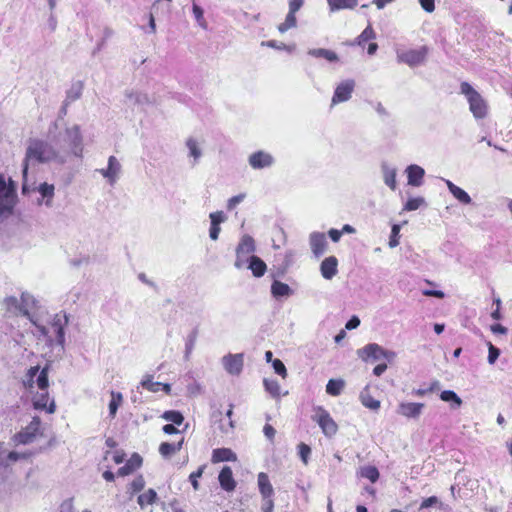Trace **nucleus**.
<instances>
[{
    "label": "nucleus",
    "instance_id": "f257e3e1",
    "mask_svg": "<svg viewBox=\"0 0 512 512\" xmlns=\"http://www.w3.org/2000/svg\"><path fill=\"white\" fill-rule=\"evenodd\" d=\"M55 162L58 164L66 163V152L58 151L55 144L48 143L40 139H31L28 142L25 158L23 161V184L22 192L24 194L29 192L27 184L28 169L30 166L38 163Z\"/></svg>",
    "mask_w": 512,
    "mask_h": 512
},
{
    "label": "nucleus",
    "instance_id": "f03ea898",
    "mask_svg": "<svg viewBox=\"0 0 512 512\" xmlns=\"http://www.w3.org/2000/svg\"><path fill=\"white\" fill-rule=\"evenodd\" d=\"M51 141L55 144L58 151L66 152V162L70 156L81 158L83 155V136L80 126L77 124L66 127L64 132L53 136Z\"/></svg>",
    "mask_w": 512,
    "mask_h": 512
},
{
    "label": "nucleus",
    "instance_id": "7ed1b4c3",
    "mask_svg": "<svg viewBox=\"0 0 512 512\" xmlns=\"http://www.w3.org/2000/svg\"><path fill=\"white\" fill-rule=\"evenodd\" d=\"M68 323V318L66 315H55L50 326H44L39 324L36 320L33 321V325L36 328V334L45 338V340L49 343L56 341L60 346H64L65 343V333L64 326Z\"/></svg>",
    "mask_w": 512,
    "mask_h": 512
},
{
    "label": "nucleus",
    "instance_id": "20e7f679",
    "mask_svg": "<svg viewBox=\"0 0 512 512\" xmlns=\"http://www.w3.org/2000/svg\"><path fill=\"white\" fill-rule=\"evenodd\" d=\"M460 93L463 94L469 104V110L477 120L484 119L488 115L487 101L468 82L460 84Z\"/></svg>",
    "mask_w": 512,
    "mask_h": 512
},
{
    "label": "nucleus",
    "instance_id": "39448f33",
    "mask_svg": "<svg viewBox=\"0 0 512 512\" xmlns=\"http://www.w3.org/2000/svg\"><path fill=\"white\" fill-rule=\"evenodd\" d=\"M16 198V184L11 179L6 183L4 176L0 175V217L12 213Z\"/></svg>",
    "mask_w": 512,
    "mask_h": 512
},
{
    "label": "nucleus",
    "instance_id": "423d86ee",
    "mask_svg": "<svg viewBox=\"0 0 512 512\" xmlns=\"http://www.w3.org/2000/svg\"><path fill=\"white\" fill-rule=\"evenodd\" d=\"M40 435H42L41 420L35 416L26 427L13 436V441L16 444L27 445L34 442Z\"/></svg>",
    "mask_w": 512,
    "mask_h": 512
},
{
    "label": "nucleus",
    "instance_id": "0eeeda50",
    "mask_svg": "<svg viewBox=\"0 0 512 512\" xmlns=\"http://www.w3.org/2000/svg\"><path fill=\"white\" fill-rule=\"evenodd\" d=\"M428 51L426 46H422L419 49L397 51V61L414 67L425 62Z\"/></svg>",
    "mask_w": 512,
    "mask_h": 512
},
{
    "label": "nucleus",
    "instance_id": "6e6552de",
    "mask_svg": "<svg viewBox=\"0 0 512 512\" xmlns=\"http://www.w3.org/2000/svg\"><path fill=\"white\" fill-rule=\"evenodd\" d=\"M255 251L254 239L249 235H244L236 248L235 267L241 269L248 262L251 254Z\"/></svg>",
    "mask_w": 512,
    "mask_h": 512
},
{
    "label": "nucleus",
    "instance_id": "1a4fd4ad",
    "mask_svg": "<svg viewBox=\"0 0 512 512\" xmlns=\"http://www.w3.org/2000/svg\"><path fill=\"white\" fill-rule=\"evenodd\" d=\"M314 410L315 414L312 418L321 427L322 432L327 437L334 436L338 430V426L336 422L331 418L330 414L320 406L316 407Z\"/></svg>",
    "mask_w": 512,
    "mask_h": 512
},
{
    "label": "nucleus",
    "instance_id": "9d476101",
    "mask_svg": "<svg viewBox=\"0 0 512 512\" xmlns=\"http://www.w3.org/2000/svg\"><path fill=\"white\" fill-rule=\"evenodd\" d=\"M354 88L355 81L352 79L345 80L338 84L332 97V105L348 101L351 98Z\"/></svg>",
    "mask_w": 512,
    "mask_h": 512
},
{
    "label": "nucleus",
    "instance_id": "9b49d317",
    "mask_svg": "<svg viewBox=\"0 0 512 512\" xmlns=\"http://www.w3.org/2000/svg\"><path fill=\"white\" fill-rule=\"evenodd\" d=\"M222 365L230 375H239L242 372L244 356L242 353L227 354L222 358Z\"/></svg>",
    "mask_w": 512,
    "mask_h": 512
},
{
    "label": "nucleus",
    "instance_id": "f8f14e48",
    "mask_svg": "<svg viewBox=\"0 0 512 512\" xmlns=\"http://www.w3.org/2000/svg\"><path fill=\"white\" fill-rule=\"evenodd\" d=\"M274 162V157L262 150L252 153L248 158L249 165L256 170L269 168Z\"/></svg>",
    "mask_w": 512,
    "mask_h": 512
},
{
    "label": "nucleus",
    "instance_id": "ddd939ff",
    "mask_svg": "<svg viewBox=\"0 0 512 512\" xmlns=\"http://www.w3.org/2000/svg\"><path fill=\"white\" fill-rule=\"evenodd\" d=\"M121 164L115 156L108 158L107 168L97 170L111 185H114L119 179L121 173Z\"/></svg>",
    "mask_w": 512,
    "mask_h": 512
},
{
    "label": "nucleus",
    "instance_id": "4468645a",
    "mask_svg": "<svg viewBox=\"0 0 512 512\" xmlns=\"http://www.w3.org/2000/svg\"><path fill=\"white\" fill-rule=\"evenodd\" d=\"M126 104L132 107H139L140 109H144L146 106L152 104L151 99L146 93H142L139 91L129 90L125 93Z\"/></svg>",
    "mask_w": 512,
    "mask_h": 512
},
{
    "label": "nucleus",
    "instance_id": "2eb2a0df",
    "mask_svg": "<svg viewBox=\"0 0 512 512\" xmlns=\"http://www.w3.org/2000/svg\"><path fill=\"white\" fill-rule=\"evenodd\" d=\"M33 406L37 410H46L48 413L55 412V402L54 400L50 401L49 393L47 390L37 392L33 396Z\"/></svg>",
    "mask_w": 512,
    "mask_h": 512
},
{
    "label": "nucleus",
    "instance_id": "dca6fc26",
    "mask_svg": "<svg viewBox=\"0 0 512 512\" xmlns=\"http://www.w3.org/2000/svg\"><path fill=\"white\" fill-rule=\"evenodd\" d=\"M309 243L314 256L317 258L324 254L328 245L324 233L320 232L311 233Z\"/></svg>",
    "mask_w": 512,
    "mask_h": 512
},
{
    "label": "nucleus",
    "instance_id": "f3484780",
    "mask_svg": "<svg viewBox=\"0 0 512 512\" xmlns=\"http://www.w3.org/2000/svg\"><path fill=\"white\" fill-rule=\"evenodd\" d=\"M258 487L262 497L267 500L269 505V509L271 510L273 507V501L271 497L273 496V487L270 483L269 477L266 473L260 472L258 474Z\"/></svg>",
    "mask_w": 512,
    "mask_h": 512
},
{
    "label": "nucleus",
    "instance_id": "a211bd4d",
    "mask_svg": "<svg viewBox=\"0 0 512 512\" xmlns=\"http://www.w3.org/2000/svg\"><path fill=\"white\" fill-rule=\"evenodd\" d=\"M424 408L423 403L402 402L397 408V413L406 418H418Z\"/></svg>",
    "mask_w": 512,
    "mask_h": 512
},
{
    "label": "nucleus",
    "instance_id": "6ab92c4d",
    "mask_svg": "<svg viewBox=\"0 0 512 512\" xmlns=\"http://www.w3.org/2000/svg\"><path fill=\"white\" fill-rule=\"evenodd\" d=\"M384 348L377 343H370L357 351V355L363 361H367L369 358L373 360L382 359Z\"/></svg>",
    "mask_w": 512,
    "mask_h": 512
},
{
    "label": "nucleus",
    "instance_id": "aec40b11",
    "mask_svg": "<svg viewBox=\"0 0 512 512\" xmlns=\"http://www.w3.org/2000/svg\"><path fill=\"white\" fill-rule=\"evenodd\" d=\"M337 267V258L335 256H329L325 258L320 265L321 275L323 276V278L330 280L337 274Z\"/></svg>",
    "mask_w": 512,
    "mask_h": 512
},
{
    "label": "nucleus",
    "instance_id": "412c9836",
    "mask_svg": "<svg viewBox=\"0 0 512 512\" xmlns=\"http://www.w3.org/2000/svg\"><path fill=\"white\" fill-rule=\"evenodd\" d=\"M408 176V184L414 187H419L423 183L425 171L422 167L412 164L406 168Z\"/></svg>",
    "mask_w": 512,
    "mask_h": 512
},
{
    "label": "nucleus",
    "instance_id": "4be33fe9",
    "mask_svg": "<svg viewBox=\"0 0 512 512\" xmlns=\"http://www.w3.org/2000/svg\"><path fill=\"white\" fill-rule=\"evenodd\" d=\"M219 482L221 487L226 491H233L236 487V482L233 478V473L230 467L225 466L219 473Z\"/></svg>",
    "mask_w": 512,
    "mask_h": 512
},
{
    "label": "nucleus",
    "instance_id": "5701e85b",
    "mask_svg": "<svg viewBox=\"0 0 512 512\" xmlns=\"http://www.w3.org/2000/svg\"><path fill=\"white\" fill-rule=\"evenodd\" d=\"M142 464V458L139 454L135 453L131 456V458L127 461V463L120 467L117 471L119 476H127L131 474L133 471L138 469Z\"/></svg>",
    "mask_w": 512,
    "mask_h": 512
},
{
    "label": "nucleus",
    "instance_id": "b1692460",
    "mask_svg": "<svg viewBox=\"0 0 512 512\" xmlns=\"http://www.w3.org/2000/svg\"><path fill=\"white\" fill-rule=\"evenodd\" d=\"M445 183H446V186L449 190V192L462 204H471L472 203V199L471 197L468 195L467 192H465L462 188L458 187L457 185H455L453 182H451L450 180H445Z\"/></svg>",
    "mask_w": 512,
    "mask_h": 512
},
{
    "label": "nucleus",
    "instance_id": "393cba45",
    "mask_svg": "<svg viewBox=\"0 0 512 512\" xmlns=\"http://www.w3.org/2000/svg\"><path fill=\"white\" fill-rule=\"evenodd\" d=\"M22 315L27 317L32 323L35 321L30 314V309L35 307L36 299L29 293L23 292L20 298Z\"/></svg>",
    "mask_w": 512,
    "mask_h": 512
},
{
    "label": "nucleus",
    "instance_id": "a878e982",
    "mask_svg": "<svg viewBox=\"0 0 512 512\" xmlns=\"http://www.w3.org/2000/svg\"><path fill=\"white\" fill-rule=\"evenodd\" d=\"M236 454L229 448H218L213 450L212 462L236 461Z\"/></svg>",
    "mask_w": 512,
    "mask_h": 512
},
{
    "label": "nucleus",
    "instance_id": "bb28decb",
    "mask_svg": "<svg viewBox=\"0 0 512 512\" xmlns=\"http://www.w3.org/2000/svg\"><path fill=\"white\" fill-rule=\"evenodd\" d=\"M384 183L392 190L396 189V173L397 170L387 163L381 165Z\"/></svg>",
    "mask_w": 512,
    "mask_h": 512
},
{
    "label": "nucleus",
    "instance_id": "cd10ccee",
    "mask_svg": "<svg viewBox=\"0 0 512 512\" xmlns=\"http://www.w3.org/2000/svg\"><path fill=\"white\" fill-rule=\"evenodd\" d=\"M248 262H249L248 268L252 271V273L255 277H261L264 275L267 267H266L265 262L262 259H260L257 256L252 255L248 259Z\"/></svg>",
    "mask_w": 512,
    "mask_h": 512
},
{
    "label": "nucleus",
    "instance_id": "c85d7f7f",
    "mask_svg": "<svg viewBox=\"0 0 512 512\" xmlns=\"http://www.w3.org/2000/svg\"><path fill=\"white\" fill-rule=\"evenodd\" d=\"M328 7L331 12L354 9L358 5V0H327Z\"/></svg>",
    "mask_w": 512,
    "mask_h": 512
},
{
    "label": "nucleus",
    "instance_id": "c756f323",
    "mask_svg": "<svg viewBox=\"0 0 512 512\" xmlns=\"http://www.w3.org/2000/svg\"><path fill=\"white\" fill-rule=\"evenodd\" d=\"M308 54L316 58H324L329 62H336L339 60L338 55L334 51L324 48L310 49Z\"/></svg>",
    "mask_w": 512,
    "mask_h": 512
},
{
    "label": "nucleus",
    "instance_id": "7c9ffc66",
    "mask_svg": "<svg viewBox=\"0 0 512 512\" xmlns=\"http://www.w3.org/2000/svg\"><path fill=\"white\" fill-rule=\"evenodd\" d=\"M271 293L274 297H288L292 294V289L289 285L275 280L271 285Z\"/></svg>",
    "mask_w": 512,
    "mask_h": 512
},
{
    "label": "nucleus",
    "instance_id": "2f4dec72",
    "mask_svg": "<svg viewBox=\"0 0 512 512\" xmlns=\"http://www.w3.org/2000/svg\"><path fill=\"white\" fill-rule=\"evenodd\" d=\"M361 403L371 410H378L380 408V401L374 399L369 391L368 387H365L360 393Z\"/></svg>",
    "mask_w": 512,
    "mask_h": 512
},
{
    "label": "nucleus",
    "instance_id": "473e14b6",
    "mask_svg": "<svg viewBox=\"0 0 512 512\" xmlns=\"http://www.w3.org/2000/svg\"><path fill=\"white\" fill-rule=\"evenodd\" d=\"M183 441L184 440L181 439L178 443H168V442L161 443V445L159 447L160 454L165 458L170 457L172 454L176 453L177 451H179L182 448Z\"/></svg>",
    "mask_w": 512,
    "mask_h": 512
},
{
    "label": "nucleus",
    "instance_id": "72a5a7b5",
    "mask_svg": "<svg viewBox=\"0 0 512 512\" xmlns=\"http://www.w3.org/2000/svg\"><path fill=\"white\" fill-rule=\"evenodd\" d=\"M54 185L48 183H42L38 187V191L41 194L42 198L45 199V205L47 207L52 206V200L54 197Z\"/></svg>",
    "mask_w": 512,
    "mask_h": 512
},
{
    "label": "nucleus",
    "instance_id": "f704fd0d",
    "mask_svg": "<svg viewBox=\"0 0 512 512\" xmlns=\"http://www.w3.org/2000/svg\"><path fill=\"white\" fill-rule=\"evenodd\" d=\"M440 399L444 402L451 403V408L457 409L462 405L461 398L452 390L442 391L440 394Z\"/></svg>",
    "mask_w": 512,
    "mask_h": 512
},
{
    "label": "nucleus",
    "instance_id": "c9c22d12",
    "mask_svg": "<svg viewBox=\"0 0 512 512\" xmlns=\"http://www.w3.org/2000/svg\"><path fill=\"white\" fill-rule=\"evenodd\" d=\"M39 369L40 367L37 365V366H32L30 367L26 374L24 375L23 377V380H22V383H23V386L28 389V390H32L34 388V385H35V377L37 376V374L39 373Z\"/></svg>",
    "mask_w": 512,
    "mask_h": 512
},
{
    "label": "nucleus",
    "instance_id": "e433bc0d",
    "mask_svg": "<svg viewBox=\"0 0 512 512\" xmlns=\"http://www.w3.org/2000/svg\"><path fill=\"white\" fill-rule=\"evenodd\" d=\"M6 310L15 315H22L20 299L15 296H8L3 301Z\"/></svg>",
    "mask_w": 512,
    "mask_h": 512
},
{
    "label": "nucleus",
    "instance_id": "4c0bfd02",
    "mask_svg": "<svg viewBox=\"0 0 512 512\" xmlns=\"http://www.w3.org/2000/svg\"><path fill=\"white\" fill-rule=\"evenodd\" d=\"M345 387L342 379H330L326 385V392L331 396H338Z\"/></svg>",
    "mask_w": 512,
    "mask_h": 512
},
{
    "label": "nucleus",
    "instance_id": "58836bf2",
    "mask_svg": "<svg viewBox=\"0 0 512 512\" xmlns=\"http://www.w3.org/2000/svg\"><path fill=\"white\" fill-rule=\"evenodd\" d=\"M186 147L189 150V156L193 157V165H195L202 156L198 142L194 138H188L186 140Z\"/></svg>",
    "mask_w": 512,
    "mask_h": 512
},
{
    "label": "nucleus",
    "instance_id": "ea45409f",
    "mask_svg": "<svg viewBox=\"0 0 512 512\" xmlns=\"http://www.w3.org/2000/svg\"><path fill=\"white\" fill-rule=\"evenodd\" d=\"M157 499V493L154 489H148L146 492L138 496V504L141 508H144L146 505L153 504Z\"/></svg>",
    "mask_w": 512,
    "mask_h": 512
},
{
    "label": "nucleus",
    "instance_id": "a19ab883",
    "mask_svg": "<svg viewBox=\"0 0 512 512\" xmlns=\"http://www.w3.org/2000/svg\"><path fill=\"white\" fill-rule=\"evenodd\" d=\"M83 86L81 83H76L72 85V87L67 91L65 105H69L70 103L79 99L82 95Z\"/></svg>",
    "mask_w": 512,
    "mask_h": 512
},
{
    "label": "nucleus",
    "instance_id": "79ce46f5",
    "mask_svg": "<svg viewBox=\"0 0 512 512\" xmlns=\"http://www.w3.org/2000/svg\"><path fill=\"white\" fill-rule=\"evenodd\" d=\"M264 387L266 391L274 398H279L281 395V387L275 379H264Z\"/></svg>",
    "mask_w": 512,
    "mask_h": 512
},
{
    "label": "nucleus",
    "instance_id": "37998d69",
    "mask_svg": "<svg viewBox=\"0 0 512 512\" xmlns=\"http://www.w3.org/2000/svg\"><path fill=\"white\" fill-rule=\"evenodd\" d=\"M48 371L49 367L45 366L39 373L37 374V378L35 380V384L39 388L40 391H45L48 389L49 380H48Z\"/></svg>",
    "mask_w": 512,
    "mask_h": 512
},
{
    "label": "nucleus",
    "instance_id": "c03bdc74",
    "mask_svg": "<svg viewBox=\"0 0 512 512\" xmlns=\"http://www.w3.org/2000/svg\"><path fill=\"white\" fill-rule=\"evenodd\" d=\"M360 475L375 483L379 478V471L375 466L368 465L361 468Z\"/></svg>",
    "mask_w": 512,
    "mask_h": 512
},
{
    "label": "nucleus",
    "instance_id": "a18cd8bd",
    "mask_svg": "<svg viewBox=\"0 0 512 512\" xmlns=\"http://www.w3.org/2000/svg\"><path fill=\"white\" fill-rule=\"evenodd\" d=\"M164 420L172 422V424L181 425L184 421L183 415L179 411L169 410L165 411L162 416Z\"/></svg>",
    "mask_w": 512,
    "mask_h": 512
},
{
    "label": "nucleus",
    "instance_id": "49530a36",
    "mask_svg": "<svg viewBox=\"0 0 512 512\" xmlns=\"http://www.w3.org/2000/svg\"><path fill=\"white\" fill-rule=\"evenodd\" d=\"M111 401L109 403V414L112 418L115 417L117 409L122 402V394L119 392H111Z\"/></svg>",
    "mask_w": 512,
    "mask_h": 512
},
{
    "label": "nucleus",
    "instance_id": "de8ad7c7",
    "mask_svg": "<svg viewBox=\"0 0 512 512\" xmlns=\"http://www.w3.org/2000/svg\"><path fill=\"white\" fill-rule=\"evenodd\" d=\"M376 34L371 26V24H368V26L363 30V32L357 37L356 43L361 46L365 42L375 39Z\"/></svg>",
    "mask_w": 512,
    "mask_h": 512
},
{
    "label": "nucleus",
    "instance_id": "09e8293b",
    "mask_svg": "<svg viewBox=\"0 0 512 512\" xmlns=\"http://www.w3.org/2000/svg\"><path fill=\"white\" fill-rule=\"evenodd\" d=\"M34 454H35V452H31V451L23 452V453H19V452H15V451L8 452V454L6 456L7 465L9 464V462H16L18 460L29 459Z\"/></svg>",
    "mask_w": 512,
    "mask_h": 512
},
{
    "label": "nucleus",
    "instance_id": "8fccbe9b",
    "mask_svg": "<svg viewBox=\"0 0 512 512\" xmlns=\"http://www.w3.org/2000/svg\"><path fill=\"white\" fill-rule=\"evenodd\" d=\"M162 383L154 382L151 375H146L141 381V386L151 392H158Z\"/></svg>",
    "mask_w": 512,
    "mask_h": 512
},
{
    "label": "nucleus",
    "instance_id": "3c124183",
    "mask_svg": "<svg viewBox=\"0 0 512 512\" xmlns=\"http://www.w3.org/2000/svg\"><path fill=\"white\" fill-rule=\"evenodd\" d=\"M296 23H297V20H296L295 14L288 12L285 21L278 26V30L281 33H284L287 30H289L290 28L295 27Z\"/></svg>",
    "mask_w": 512,
    "mask_h": 512
},
{
    "label": "nucleus",
    "instance_id": "603ef678",
    "mask_svg": "<svg viewBox=\"0 0 512 512\" xmlns=\"http://www.w3.org/2000/svg\"><path fill=\"white\" fill-rule=\"evenodd\" d=\"M425 204V199L423 197H416L409 199L404 205L403 210L405 211H414L420 208Z\"/></svg>",
    "mask_w": 512,
    "mask_h": 512
},
{
    "label": "nucleus",
    "instance_id": "864d4df0",
    "mask_svg": "<svg viewBox=\"0 0 512 512\" xmlns=\"http://www.w3.org/2000/svg\"><path fill=\"white\" fill-rule=\"evenodd\" d=\"M193 14L195 16V19L197 21V23L199 24V26H201L202 28L206 29L207 28V22L204 18V11L203 9L198 6L197 4H193Z\"/></svg>",
    "mask_w": 512,
    "mask_h": 512
},
{
    "label": "nucleus",
    "instance_id": "5fc2aeb1",
    "mask_svg": "<svg viewBox=\"0 0 512 512\" xmlns=\"http://www.w3.org/2000/svg\"><path fill=\"white\" fill-rule=\"evenodd\" d=\"M399 233L400 226L398 224H394L391 229V235L388 243L390 248H395L399 245Z\"/></svg>",
    "mask_w": 512,
    "mask_h": 512
},
{
    "label": "nucleus",
    "instance_id": "6e6d98bb",
    "mask_svg": "<svg viewBox=\"0 0 512 512\" xmlns=\"http://www.w3.org/2000/svg\"><path fill=\"white\" fill-rule=\"evenodd\" d=\"M500 355V350L491 342L488 343V363L494 364Z\"/></svg>",
    "mask_w": 512,
    "mask_h": 512
},
{
    "label": "nucleus",
    "instance_id": "4d7b16f0",
    "mask_svg": "<svg viewBox=\"0 0 512 512\" xmlns=\"http://www.w3.org/2000/svg\"><path fill=\"white\" fill-rule=\"evenodd\" d=\"M203 471H204V466H201V467L198 468L197 471L191 473L190 476H189V480H190L194 490H198L199 489L198 478H200L202 476Z\"/></svg>",
    "mask_w": 512,
    "mask_h": 512
},
{
    "label": "nucleus",
    "instance_id": "13d9d810",
    "mask_svg": "<svg viewBox=\"0 0 512 512\" xmlns=\"http://www.w3.org/2000/svg\"><path fill=\"white\" fill-rule=\"evenodd\" d=\"M272 366H273V368H274L275 372H276L278 375L282 376L283 378H286V376H287V370H286V367H285V365L282 363V361H281V360H279V359H275V360H273V361H272Z\"/></svg>",
    "mask_w": 512,
    "mask_h": 512
},
{
    "label": "nucleus",
    "instance_id": "bf43d9fd",
    "mask_svg": "<svg viewBox=\"0 0 512 512\" xmlns=\"http://www.w3.org/2000/svg\"><path fill=\"white\" fill-rule=\"evenodd\" d=\"M246 197L245 193L238 194L231 197L227 202V209L233 210L239 203H241Z\"/></svg>",
    "mask_w": 512,
    "mask_h": 512
},
{
    "label": "nucleus",
    "instance_id": "052dcab7",
    "mask_svg": "<svg viewBox=\"0 0 512 512\" xmlns=\"http://www.w3.org/2000/svg\"><path fill=\"white\" fill-rule=\"evenodd\" d=\"M298 448H299V455L302 459V461L304 462V464H307L308 463V457L311 453V449L308 445L304 444V443H300L298 445Z\"/></svg>",
    "mask_w": 512,
    "mask_h": 512
},
{
    "label": "nucleus",
    "instance_id": "680f3d73",
    "mask_svg": "<svg viewBox=\"0 0 512 512\" xmlns=\"http://www.w3.org/2000/svg\"><path fill=\"white\" fill-rule=\"evenodd\" d=\"M133 492L141 491L145 486V480L143 476H137L130 484Z\"/></svg>",
    "mask_w": 512,
    "mask_h": 512
},
{
    "label": "nucleus",
    "instance_id": "e2e57ef3",
    "mask_svg": "<svg viewBox=\"0 0 512 512\" xmlns=\"http://www.w3.org/2000/svg\"><path fill=\"white\" fill-rule=\"evenodd\" d=\"M211 224L219 226L220 223L226 220V216L222 211L213 212L210 214Z\"/></svg>",
    "mask_w": 512,
    "mask_h": 512
},
{
    "label": "nucleus",
    "instance_id": "0e129e2a",
    "mask_svg": "<svg viewBox=\"0 0 512 512\" xmlns=\"http://www.w3.org/2000/svg\"><path fill=\"white\" fill-rule=\"evenodd\" d=\"M195 341H196L195 334H192L188 337V339L186 341V345H185V358H188L189 355L192 353V351L194 349Z\"/></svg>",
    "mask_w": 512,
    "mask_h": 512
},
{
    "label": "nucleus",
    "instance_id": "69168bd1",
    "mask_svg": "<svg viewBox=\"0 0 512 512\" xmlns=\"http://www.w3.org/2000/svg\"><path fill=\"white\" fill-rule=\"evenodd\" d=\"M421 7L428 13L435 10V0H419Z\"/></svg>",
    "mask_w": 512,
    "mask_h": 512
},
{
    "label": "nucleus",
    "instance_id": "338daca9",
    "mask_svg": "<svg viewBox=\"0 0 512 512\" xmlns=\"http://www.w3.org/2000/svg\"><path fill=\"white\" fill-rule=\"evenodd\" d=\"M304 0H291L289 2V12L296 13L303 5Z\"/></svg>",
    "mask_w": 512,
    "mask_h": 512
},
{
    "label": "nucleus",
    "instance_id": "774afa93",
    "mask_svg": "<svg viewBox=\"0 0 512 512\" xmlns=\"http://www.w3.org/2000/svg\"><path fill=\"white\" fill-rule=\"evenodd\" d=\"M359 325H360V319L357 316H352L346 323L345 327L348 330H352V329H356Z\"/></svg>",
    "mask_w": 512,
    "mask_h": 512
}]
</instances>
